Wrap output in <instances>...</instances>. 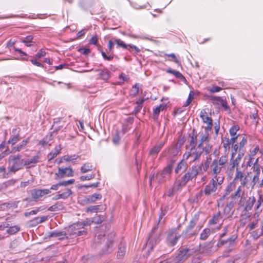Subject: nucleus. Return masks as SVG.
<instances>
[{
	"instance_id": "obj_21",
	"label": "nucleus",
	"mask_w": 263,
	"mask_h": 263,
	"mask_svg": "<svg viewBox=\"0 0 263 263\" xmlns=\"http://www.w3.org/2000/svg\"><path fill=\"white\" fill-rule=\"evenodd\" d=\"M186 160L183 157V159L177 164L175 169V172L176 174L183 173L186 170L188 167Z\"/></svg>"
},
{
	"instance_id": "obj_56",
	"label": "nucleus",
	"mask_w": 263,
	"mask_h": 263,
	"mask_svg": "<svg viewBox=\"0 0 263 263\" xmlns=\"http://www.w3.org/2000/svg\"><path fill=\"white\" fill-rule=\"evenodd\" d=\"M91 220L92 223L99 224L103 221V217L102 216H101L100 215H98L96 217L92 218Z\"/></svg>"
},
{
	"instance_id": "obj_26",
	"label": "nucleus",
	"mask_w": 263,
	"mask_h": 263,
	"mask_svg": "<svg viewBox=\"0 0 263 263\" xmlns=\"http://www.w3.org/2000/svg\"><path fill=\"white\" fill-rule=\"evenodd\" d=\"M40 158V154L38 153L36 155L32 157L30 159H25V165L29 167L34 166L36 163L39 162Z\"/></svg>"
},
{
	"instance_id": "obj_7",
	"label": "nucleus",
	"mask_w": 263,
	"mask_h": 263,
	"mask_svg": "<svg viewBox=\"0 0 263 263\" xmlns=\"http://www.w3.org/2000/svg\"><path fill=\"white\" fill-rule=\"evenodd\" d=\"M212 130H210L209 128L206 129L202 128L197 134L198 144L197 146L199 147L204 148L205 145L209 144L212 148V145L209 143L211 140V137L210 136V133Z\"/></svg>"
},
{
	"instance_id": "obj_46",
	"label": "nucleus",
	"mask_w": 263,
	"mask_h": 263,
	"mask_svg": "<svg viewBox=\"0 0 263 263\" xmlns=\"http://www.w3.org/2000/svg\"><path fill=\"white\" fill-rule=\"evenodd\" d=\"M100 205H91L89 207H88L86 210V212H90V213H97L98 212L100 211Z\"/></svg>"
},
{
	"instance_id": "obj_32",
	"label": "nucleus",
	"mask_w": 263,
	"mask_h": 263,
	"mask_svg": "<svg viewBox=\"0 0 263 263\" xmlns=\"http://www.w3.org/2000/svg\"><path fill=\"white\" fill-rule=\"evenodd\" d=\"M164 145V142H161L160 143L156 144L151 149L149 152V154L151 155H157L160 151Z\"/></svg>"
},
{
	"instance_id": "obj_23",
	"label": "nucleus",
	"mask_w": 263,
	"mask_h": 263,
	"mask_svg": "<svg viewBox=\"0 0 263 263\" xmlns=\"http://www.w3.org/2000/svg\"><path fill=\"white\" fill-rule=\"evenodd\" d=\"M29 142V139L23 140L19 144L12 147L11 153H15L24 149Z\"/></svg>"
},
{
	"instance_id": "obj_9",
	"label": "nucleus",
	"mask_w": 263,
	"mask_h": 263,
	"mask_svg": "<svg viewBox=\"0 0 263 263\" xmlns=\"http://www.w3.org/2000/svg\"><path fill=\"white\" fill-rule=\"evenodd\" d=\"M158 229V224L155 225L151 233L149 234L148 239L146 242L147 247L151 250L160 242V234L159 233H155L156 231Z\"/></svg>"
},
{
	"instance_id": "obj_17",
	"label": "nucleus",
	"mask_w": 263,
	"mask_h": 263,
	"mask_svg": "<svg viewBox=\"0 0 263 263\" xmlns=\"http://www.w3.org/2000/svg\"><path fill=\"white\" fill-rule=\"evenodd\" d=\"M252 169L254 174L251 181V188L253 189L257 183H259V177L262 176V173H261L260 168L257 165L252 166Z\"/></svg>"
},
{
	"instance_id": "obj_28",
	"label": "nucleus",
	"mask_w": 263,
	"mask_h": 263,
	"mask_svg": "<svg viewBox=\"0 0 263 263\" xmlns=\"http://www.w3.org/2000/svg\"><path fill=\"white\" fill-rule=\"evenodd\" d=\"M62 149L61 145L56 146L53 150H52L47 156V158L49 161H51L52 159L55 158L57 155L60 153Z\"/></svg>"
},
{
	"instance_id": "obj_44",
	"label": "nucleus",
	"mask_w": 263,
	"mask_h": 263,
	"mask_svg": "<svg viewBox=\"0 0 263 263\" xmlns=\"http://www.w3.org/2000/svg\"><path fill=\"white\" fill-rule=\"evenodd\" d=\"M21 140L20 134H17L12 136L8 140V143L13 145Z\"/></svg>"
},
{
	"instance_id": "obj_55",
	"label": "nucleus",
	"mask_w": 263,
	"mask_h": 263,
	"mask_svg": "<svg viewBox=\"0 0 263 263\" xmlns=\"http://www.w3.org/2000/svg\"><path fill=\"white\" fill-rule=\"evenodd\" d=\"M180 190V189H177V187L175 186V183H174V184H173V187L170 188L167 191L166 195L168 197H171V196H172L174 195L175 192L178 191H179Z\"/></svg>"
},
{
	"instance_id": "obj_47",
	"label": "nucleus",
	"mask_w": 263,
	"mask_h": 263,
	"mask_svg": "<svg viewBox=\"0 0 263 263\" xmlns=\"http://www.w3.org/2000/svg\"><path fill=\"white\" fill-rule=\"evenodd\" d=\"M250 217H247V216H244V213L242 212L240 219V226L243 227L250 220Z\"/></svg>"
},
{
	"instance_id": "obj_64",
	"label": "nucleus",
	"mask_w": 263,
	"mask_h": 263,
	"mask_svg": "<svg viewBox=\"0 0 263 263\" xmlns=\"http://www.w3.org/2000/svg\"><path fill=\"white\" fill-rule=\"evenodd\" d=\"M222 90V88L219 86H213L210 88H208V90L212 93L217 92Z\"/></svg>"
},
{
	"instance_id": "obj_31",
	"label": "nucleus",
	"mask_w": 263,
	"mask_h": 263,
	"mask_svg": "<svg viewBox=\"0 0 263 263\" xmlns=\"http://www.w3.org/2000/svg\"><path fill=\"white\" fill-rule=\"evenodd\" d=\"M234 156H235V153L231 154V157L230 160L229 161V167H228V169L230 170V171H233L235 167H236V169H237V168H238V166L239 163H237L235 160H234Z\"/></svg>"
},
{
	"instance_id": "obj_53",
	"label": "nucleus",
	"mask_w": 263,
	"mask_h": 263,
	"mask_svg": "<svg viewBox=\"0 0 263 263\" xmlns=\"http://www.w3.org/2000/svg\"><path fill=\"white\" fill-rule=\"evenodd\" d=\"M92 223L91 218L87 219L85 221L81 222H78L81 229L83 228L85 226H89Z\"/></svg>"
},
{
	"instance_id": "obj_3",
	"label": "nucleus",
	"mask_w": 263,
	"mask_h": 263,
	"mask_svg": "<svg viewBox=\"0 0 263 263\" xmlns=\"http://www.w3.org/2000/svg\"><path fill=\"white\" fill-rule=\"evenodd\" d=\"M201 165L202 164L198 167L195 165L192 166L180 179L175 181V186L177 187V189H181L189 181L195 178L201 170Z\"/></svg>"
},
{
	"instance_id": "obj_12",
	"label": "nucleus",
	"mask_w": 263,
	"mask_h": 263,
	"mask_svg": "<svg viewBox=\"0 0 263 263\" xmlns=\"http://www.w3.org/2000/svg\"><path fill=\"white\" fill-rule=\"evenodd\" d=\"M73 176V172L72 168H59L58 172L55 174V179H59L65 177H72Z\"/></svg>"
},
{
	"instance_id": "obj_18",
	"label": "nucleus",
	"mask_w": 263,
	"mask_h": 263,
	"mask_svg": "<svg viewBox=\"0 0 263 263\" xmlns=\"http://www.w3.org/2000/svg\"><path fill=\"white\" fill-rule=\"evenodd\" d=\"M200 117L202 119L203 123H206L207 125L206 126L202 127V128L206 129L209 128L210 130H212L213 127V120L212 119L208 116L207 113L205 110H202L200 113Z\"/></svg>"
},
{
	"instance_id": "obj_34",
	"label": "nucleus",
	"mask_w": 263,
	"mask_h": 263,
	"mask_svg": "<svg viewBox=\"0 0 263 263\" xmlns=\"http://www.w3.org/2000/svg\"><path fill=\"white\" fill-rule=\"evenodd\" d=\"M126 252L125 245L121 243L118 247V250L117 252V257L118 258H122L125 255Z\"/></svg>"
},
{
	"instance_id": "obj_1",
	"label": "nucleus",
	"mask_w": 263,
	"mask_h": 263,
	"mask_svg": "<svg viewBox=\"0 0 263 263\" xmlns=\"http://www.w3.org/2000/svg\"><path fill=\"white\" fill-rule=\"evenodd\" d=\"M228 163V157L222 155L219 158L214 159L210 165V173L212 178L224 181L223 173Z\"/></svg>"
},
{
	"instance_id": "obj_40",
	"label": "nucleus",
	"mask_w": 263,
	"mask_h": 263,
	"mask_svg": "<svg viewBox=\"0 0 263 263\" xmlns=\"http://www.w3.org/2000/svg\"><path fill=\"white\" fill-rule=\"evenodd\" d=\"M21 230L20 226L18 225L12 226L9 228L6 232L10 235H13L19 232Z\"/></svg>"
},
{
	"instance_id": "obj_29",
	"label": "nucleus",
	"mask_w": 263,
	"mask_h": 263,
	"mask_svg": "<svg viewBox=\"0 0 263 263\" xmlns=\"http://www.w3.org/2000/svg\"><path fill=\"white\" fill-rule=\"evenodd\" d=\"M234 206V203L233 202L231 201L228 202L224 209L223 213L226 215V218L232 217V213L231 212V210Z\"/></svg>"
},
{
	"instance_id": "obj_4",
	"label": "nucleus",
	"mask_w": 263,
	"mask_h": 263,
	"mask_svg": "<svg viewBox=\"0 0 263 263\" xmlns=\"http://www.w3.org/2000/svg\"><path fill=\"white\" fill-rule=\"evenodd\" d=\"M195 252V250L190 247L180 248L173 258L169 259L166 263H181L185 261Z\"/></svg>"
},
{
	"instance_id": "obj_25",
	"label": "nucleus",
	"mask_w": 263,
	"mask_h": 263,
	"mask_svg": "<svg viewBox=\"0 0 263 263\" xmlns=\"http://www.w3.org/2000/svg\"><path fill=\"white\" fill-rule=\"evenodd\" d=\"M190 140L189 141V143L191 147H196L198 143V135L197 132L195 131V129H193L192 133V134L190 135Z\"/></svg>"
},
{
	"instance_id": "obj_35",
	"label": "nucleus",
	"mask_w": 263,
	"mask_h": 263,
	"mask_svg": "<svg viewBox=\"0 0 263 263\" xmlns=\"http://www.w3.org/2000/svg\"><path fill=\"white\" fill-rule=\"evenodd\" d=\"M59 193L61 197V199H66L72 195V192L70 189L65 188L63 192L61 193V191H59Z\"/></svg>"
},
{
	"instance_id": "obj_62",
	"label": "nucleus",
	"mask_w": 263,
	"mask_h": 263,
	"mask_svg": "<svg viewBox=\"0 0 263 263\" xmlns=\"http://www.w3.org/2000/svg\"><path fill=\"white\" fill-rule=\"evenodd\" d=\"M258 220L257 219H255L254 220L252 221L250 224L248 226L250 230H252L256 227L258 223Z\"/></svg>"
},
{
	"instance_id": "obj_38",
	"label": "nucleus",
	"mask_w": 263,
	"mask_h": 263,
	"mask_svg": "<svg viewBox=\"0 0 263 263\" xmlns=\"http://www.w3.org/2000/svg\"><path fill=\"white\" fill-rule=\"evenodd\" d=\"M245 175L239 168L236 169V173L234 178V181H240Z\"/></svg>"
},
{
	"instance_id": "obj_58",
	"label": "nucleus",
	"mask_w": 263,
	"mask_h": 263,
	"mask_svg": "<svg viewBox=\"0 0 263 263\" xmlns=\"http://www.w3.org/2000/svg\"><path fill=\"white\" fill-rule=\"evenodd\" d=\"M74 179H71L67 181H63L59 182L61 186H67L69 184H72L74 182Z\"/></svg>"
},
{
	"instance_id": "obj_16",
	"label": "nucleus",
	"mask_w": 263,
	"mask_h": 263,
	"mask_svg": "<svg viewBox=\"0 0 263 263\" xmlns=\"http://www.w3.org/2000/svg\"><path fill=\"white\" fill-rule=\"evenodd\" d=\"M78 229H81L78 223L69 227L65 231L66 239L74 238L77 237Z\"/></svg>"
},
{
	"instance_id": "obj_57",
	"label": "nucleus",
	"mask_w": 263,
	"mask_h": 263,
	"mask_svg": "<svg viewBox=\"0 0 263 263\" xmlns=\"http://www.w3.org/2000/svg\"><path fill=\"white\" fill-rule=\"evenodd\" d=\"M41 210V208H38L36 209L31 210L30 212H25L24 213V216L25 217H28L29 216L31 215H35L39 211Z\"/></svg>"
},
{
	"instance_id": "obj_45",
	"label": "nucleus",
	"mask_w": 263,
	"mask_h": 263,
	"mask_svg": "<svg viewBox=\"0 0 263 263\" xmlns=\"http://www.w3.org/2000/svg\"><path fill=\"white\" fill-rule=\"evenodd\" d=\"M139 91V85L136 83L130 89V95L133 96H136L137 95Z\"/></svg>"
},
{
	"instance_id": "obj_63",
	"label": "nucleus",
	"mask_w": 263,
	"mask_h": 263,
	"mask_svg": "<svg viewBox=\"0 0 263 263\" xmlns=\"http://www.w3.org/2000/svg\"><path fill=\"white\" fill-rule=\"evenodd\" d=\"M240 185L241 187L247 186V183L248 182V178L247 175H245L242 178V179L240 181Z\"/></svg>"
},
{
	"instance_id": "obj_15",
	"label": "nucleus",
	"mask_w": 263,
	"mask_h": 263,
	"mask_svg": "<svg viewBox=\"0 0 263 263\" xmlns=\"http://www.w3.org/2000/svg\"><path fill=\"white\" fill-rule=\"evenodd\" d=\"M237 238V236L236 235H233L226 240L220 239L218 241L217 246L218 247H220L222 246H226L228 248L233 247L236 245V239Z\"/></svg>"
},
{
	"instance_id": "obj_48",
	"label": "nucleus",
	"mask_w": 263,
	"mask_h": 263,
	"mask_svg": "<svg viewBox=\"0 0 263 263\" xmlns=\"http://www.w3.org/2000/svg\"><path fill=\"white\" fill-rule=\"evenodd\" d=\"M167 72L172 73L177 78H179L180 79H184V77L182 74L178 71H176L175 70H173L171 69H169L167 70Z\"/></svg>"
},
{
	"instance_id": "obj_33",
	"label": "nucleus",
	"mask_w": 263,
	"mask_h": 263,
	"mask_svg": "<svg viewBox=\"0 0 263 263\" xmlns=\"http://www.w3.org/2000/svg\"><path fill=\"white\" fill-rule=\"evenodd\" d=\"M79 158V156L77 155H73L71 156H64L61 158L60 162L66 161V162H75L77 159Z\"/></svg>"
},
{
	"instance_id": "obj_22",
	"label": "nucleus",
	"mask_w": 263,
	"mask_h": 263,
	"mask_svg": "<svg viewBox=\"0 0 263 263\" xmlns=\"http://www.w3.org/2000/svg\"><path fill=\"white\" fill-rule=\"evenodd\" d=\"M263 208V194H260L259 195L258 199L257 201V203L255 205V213L254 216H258L259 214L262 211Z\"/></svg>"
},
{
	"instance_id": "obj_49",
	"label": "nucleus",
	"mask_w": 263,
	"mask_h": 263,
	"mask_svg": "<svg viewBox=\"0 0 263 263\" xmlns=\"http://www.w3.org/2000/svg\"><path fill=\"white\" fill-rule=\"evenodd\" d=\"M89 200L91 203H95L96 200L101 199L102 198V195L101 194L95 193L91 196H89Z\"/></svg>"
},
{
	"instance_id": "obj_5",
	"label": "nucleus",
	"mask_w": 263,
	"mask_h": 263,
	"mask_svg": "<svg viewBox=\"0 0 263 263\" xmlns=\"http://www.w3.org/2000/svg\"><path fill=\"white\" fill-rule=\"evenodd\" d=\"M8 169L9 172L15 173L23 168L25 165V159L20 154L11 155L8 159Z\"/></svg>"
},
{
	"instance_id": "obj_19",
	"label": "nucleus",
	"mask_w": 263,
	"mask_h": 263,
	"mask_svg": "<svg viewBox=\"0 0 263 263\" xmlns=\"http://www.w3.org/2000/svg\"><path fill=\"white\" fill-rule=\"evenodd\" d=\"M114 42L117 44L118 47H122L123 49H126L130 50V49H134L136 53L140 51L139 49L136 46L133 45H127L123 41L119 39H116Z\"/></svg>"
},
{
	"instance_id": "obj_8",
	"label": "nucleus",
	"mask_w": 263,
	"mask_h": 263,
	"mask_svg": "<svg viewBox=\"0 0 263 263\" xmlns=\"http://www.w3.org/2000/svg\"><path fill=\"white\" fill-rule=\"evenodd\" d=\"M223 182V181L212 178L209 183L204 186L203 190L204 195L208 197L215 193L217 190L221 188L220 186Z\"/></svg>"
},
{
	"instance_id": "obj_41",
	"label": "nucleus",
	"mask_w": 263,
	"mask_h": 263,
	"mask_svg": "<svg viewBox=\"0 0 263 263\" xmlns=\"http://www.w3.org/2000/svg\"><path fill=\"white\" fill-rule=\"evenodd\" d=\"M33 39V36L32 35H28L25 39L22 41V42L27 46V47H31L34 45V43L32 42V40Z\"/></svg>"
},
{
	"instance_id": "obj_39",
	"label": "nucleus",
	"mask_w": 263,
	"mask_h": 263,
	"mask_svg": "<svg viewBox=\"0 0 263 263\" xmlns=\"http://www.w3.org/2000/svg\"><path fill=\"white\" fill-rule=\"evenodd\" d=\"M48 216H44L40 218L39 217H35L32 220H31V222H32L33 225H36L39 223H43L46 221L48 219Z\"/></svg>"
},
{
	"instance_id": "obj_43",
	"label": "nucleus",
	"mask_w": 263,
	"mask_h": 263,
	"mask_svg": "<svg viewBox=\"0 0 263 263\" xmlns=\"http://www.w3.org/2000/svg\"><path fill=\"white\" fill-rule=\"evenodd\" d=\"M211 234V230L210 229L206 228L203 230L200 234V238L201 240H206Z\"/></svg>"
},
{
	"instance_id": "obj_6",
	"label": "nucleus",
	"mask_w": 263,
	"mask_h": 263,
	"mask_svg": "<svg viewBox=\"0 0 263 263\" xmlns=\"http://www.w3.org/2000/svg\"><path fill=\"white\" fill-rule=\"evenodd\" d=\"M199 220V216L197 215H195L191 220L190 221V222L187 226L185 230L182 233V236L185 238H190L196 235L198 231L201 228V226H199L198 230L194 229L195 226L196 225L197 222Z\"/></svg>"
},
{
	"instance_id": "obj_30",
	"label": "nucleus",
	"mask_w": 263,
	"mask_h": 263,
	"mask_svg": "<svg viewBox=\"0 0 263 263\" xmlns=\"http://www.w3.org/2000/svg\"><path fill=\"white\" fill-rule=\"evenodd\" d=\"M96 71H100V78L104 81H107L110 78V73L107 69L103 70L96 69Z\"/></svg>"
},
{
	"instance_id": "obj_10",
	"label": "nucleus",
	"mask_w": 263,
	"mask_h": 263,
	"mask_svg": "<svg viewBox=\"0 0 263 263\" xmlns=\"http://www.w3.org/2000/svg\"><path fill=\"white\" fill-rule=\"evenodd\" d=\"M174 163V161L171 160L170 163L163 169L161 173L156 175V179L159 183L163 182L170 177Z\"/></svg>"
},
{
	"instance_id": "obj_54",
	"label": "nucleus",
	"mask_w": 263,
	"mask_h": 263,
	"mask_svg": "<svg viewBox=\"0 0 263 263\" xmlns=\"http://www.w3.org/2000/svg\"><path fill=\"white\" fill-rule=\"evenodd\" d=\"M211 160H212V158H211V156H209V157H208L206 158V160L205 161V162L204 163V166H203L204 171L206 172L209 168H210V165H211L210 162H211Z\"/></svg>"
},
{
	"instance_id": "obj_14",
	"label": "nucleus",
	"mask_w": 263,
	"mask_h": 263,
	"mask_svg": "<svg viewBox=\"0 0 263 263\" xmlns=\"http://www.w3.org/2000/svg\"><path fill=\"white\" fill-rule=\"evenodd\" d=\"M255 202L256 199L254 196L248 198L244 205V209L242 211L244 213V216L247 217L251 216V214L249 211L252 209Z\"/></svg>"
},
{
	"instance_id": "obj_13",
	"label": "nucleus",
	"mask_w": 263,
	"mask_h": 263,
	"mask_svg": "<svg viewBox=\"0 0 263 263\" xmlns=\"http://www.w3.org/2000/svg\"><path fill=\"white\" fill-rule=\"evenodd\" d=\"M180 151V145H178V143H176L171 146L167 149V152H163L161 154L162 157L168 156L169 158L171 159L178 155Z\"/></svg>"
},
{
	"instance_id": "obj_52",
	"label": "nucleus",
	"mask_w": 263,
	"mask_h": 263,
	"mask_svg": "<svg viewBox=\"0 0 263 263\" xmlns=\"http://www.w3.org/2000/svg\"><path fill=\"white\" fill-rule=\"evenodd\" d=\"M204 195V191L203 190H201L199 192L196 194L195 200H196L197 202L202 201L203 200L202 197Z\"/></svg>"
},
{
	"instance_id": "obj_37",
	"label": "nucleus",
	"mask_w": 263,
	"mask_h": 263,
	"mask_svg": "<svg viewBox=\"0 0 263 263\" xmlns=\"http://www.w3.org/2000/svg\"><path fill=\"white\" fill-rule=\"evenodd\" d=\"M93 168V165L90 163H85L81 167V172L82 173H86L90 171Z\"/></svg>"
},
{
	"instance_id": "obj_42",
	"label": "nucleus",
	"mask_w": 263,
	"mask_h": 263,
	"mask_svg": "<svg viewBox=\"0 0 263 263\" xmlns=\"http://www.w3.org/2000/svg\"><path fill=\"white\" fill-rule=\"evenodd\" d=\"M221 218L220 216V212L215 214L212 218L210 220L209 223L210 224H216L219 223L220 221Z\"/></svg>"
},
{
	"instance_id": "obj_11",
	"label": "nucleus",
	"mask_w": 263,
	"mask_h": 263,
	"mask_svg": "<svg viewBox=\"0 0 263 263\" xmlns=\"http://www.w3.org/2000/svg\"><path fill=\"white\" fill-rule=\"evenodd\" d=\"M51 193V191L49 189H34L30 191V195L31 199L33 201H38L41 200V198L45 195Z\"/></svg>"
},
{
	"instance_id": "obj_2",
	"label": "nucleus",
	"mask_w": 263,
	"mask_h": 263,
	"mask_svg": "<svg viewBox=\"0 0 263 263\" xmlns=\"http://www.w3.org/2000/svg\"><path fill=\"white\" fill-rule=\"evenodd\" d=\"M211 151V146L209 144L205 145L204 148L199 147L198 146H197L196 147H191L189 151L184 154L183 157L184 159L189 160V163H191L199 161L203 154L208 155Z\"/></svg>"
},
{
	"instance_id": "obj_50",
	"label": "nucleus",
	"mask_w": 263,
	"mask_h": 263,
	"mask_svg": "<svg viewBox=\"0 0 263 263\" xmlns=\"http://www.w3.org/2000/svg\"><path fill=\"white\" fill-rule=\"evenodd\" d=\"M239 129V127L238 125H233L232 127H231L230 129V134L231 136H238V135H236L237 132Z\"/></svg>"
},
{
	"instance_id": "obj_59",
	"label": "nucleus",
	"mask_w": 263,
	"mask_h": 263,
	"mask_svg": "<svg viewBox=\"0 0 263 263\" xmlns=\"http://www.w3.org/2000/svg\"><path fill=\"white\" fill-rule=\"evenodd\" d=\"M95 177V174H89L87 175L86 176H82L80 177V179L81 181H84V180H89L91 179H93Z\"/></svg>"
},
{
	"instance_id": "obj_24",
	"label": "nucleus",
	"mask_w": 263,
	"mask_h": 263,
	"mask_svg": "<svg viewBox=\"0 0 263 263\" xmlns=\"http://www.w3.org/2000/svg\"><path fill=\"white\" fill-rule=\"evenodd\" d=\"M50 237H57L60 240L66 239V231H54L50 232L49 234Z\"/></svg>"
},
{
	"instance_id": "obj_36",
	"label": "nucleus",
	"mask_w": 263,
	"mask_h": 263,
	"mask_svg": "<svg viewBox=\"0 0 263 263\" xmlns=\"http://www.w3.org/2000/svg\"><path fill=\"white\" fill-rule=\"evenodd\" d=\"M165 108V106L163 105H160L157 106L153 111V119L154 120H157L158 118L159 114L161 110H163Z\"/></svg>"
},
{
	"instance_id": "obj_60",
	"label": "nucleus",
	"mask_w": 263,
	"mask_h": 263,
	"mask_svg": "<svg viewBox=\"0 0 263 263\" xmlns=\"http://www.w3.org/2000/svg\"><path fill=\"white\" fill-rule=\"evenodd\" d=\"M222 143L223 147L227 149L230 148V145L231 144V141L229 140V138L224 137L222 139Z\"/></svg>"
},
{
	"instance_id": "obj_61",
	"label": "nucleus",
	"mask_w": 263,
	"mask_h": 263,
	"mask_svg": "<svg viewBox=\"0 0 263 263\" xmlns=\"http://www.w3.org/2000/svg\"><path fill=\"white\" fill-rule=\"evenodd\" d=\"M216 99L220 101V104H221L224 109L227 110L228 109L227 102L226 100H223L221 98H217Z\"/></svg>"
},
{
	"instance_id": "obj_27",
	"label": "nucleus",
	"mask_w": 263,
	"mask_h": 263,
	"mask_svg": "<svg viewBox=\"0 0 263 263\" xmlns=\"http://www.w3.org/2000/svg\"><path fill=\"white\" fill-rule=\"evenodd\" d=\"M241 188V186H239L237 188V190L234 192V193L231 195V198L232 199H235L237 197H241V199L239 201V204H241L245 199V198L242 197L243 193H242Z\"/></svg>"
},
{
	"instance_id": "obj_51",
	"label": "nucleus",
	"mask_w": 263,
	"mask_h": 263,
	"mask_svg": "<svg viewBox=\"0 0 263 263\" xmlns=\"http://www.w3.org/2000/svg\"><path fill=\"white\" fill-rule=\"evenodd\" d=\"M235 188V184L231 182L228 185L225 189L226 194L229 195L230 194Z\"/></svg>"
},
{
	"instance_id": "obj_20",
	"label": "nucleus",
	"mask_w": 263,
	"mask_h": 263,
	"mask_svg": "<svg viewBox=\"0 0 263 263\" xmlns=\"http://www.w3.org/2000/svg\"><path fill=\"white\" fill-rule=\"evenodd\" d=\"M179 238L180 235L174 232H170L167 237V243L170 246H174L176 244Z\"/></svg>"
}]
</instances>
